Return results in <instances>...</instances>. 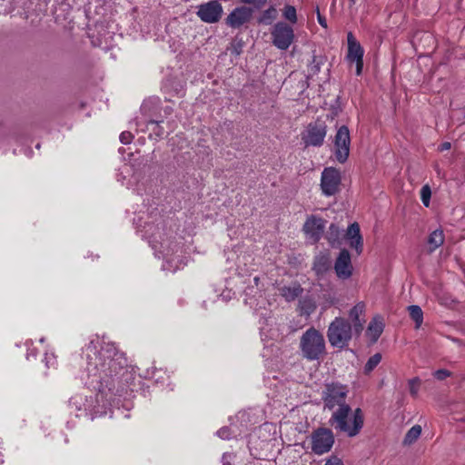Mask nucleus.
I'll return each mask as SVG.
<instances>
[{
  "mask_svg": "<svg viewBox=\"0 0 465 465\" xmlns=\"http://www.w3.org/2000/svg\"><path fill=\"white\" fill-rule=\"evenodd\" d=\"M326 223L324 219L316 215H311L306 219L302 231L312 243H316L321 240Z\"/></svg>",
  "mask_w": 465,
  "mask_h": 465,
  "instance_id": "ddd939ff",
  "label": "nucleus"
},
{
  "mask_svg": "<svg viewBox=\"0 0 465 465\" xmlns=\"http://www.w3.org/2000/svg\"><path fill=\"white\" fill-rule=\"evenodd\" d=\"M356 64V74L360 75L362 72L363 60L354 62Z\"/></svg>",
  "mask_w": 465,
  "mask_h": 465,
  "instance_id": "37998d69",
  "label": "nucleus"
},
{
  "mask_svg": "<svg viewBox=\"0 0 465 465\" xmlns=\"http://www.w3.org/2000/svg\"><path fill=\"white\" fill-rule=\"evenodd\" d=\"M316 13H317V20H318V23L323 27V28H327V21L325 19L324 16H322L320 13V10L319 8L317 7L316 8Z\"/></svg>",
  "mask_w": 465,
  "mask_h": 465,
  "instance_id": "4c0bfd02",
  "label": "nucleus"
},
{
  "mask_svg": "<svg viewBox=\"0 0 465 465\" xmlns=\"http://www.w3.org/2000/svg\"><path fill=\"white\" fill-rule=\"evenodd\" d=\"M280 294L287 302H292L302 295L303 289L298 282H292L289 285H284L279 289Z\"/></svg>",
  "mask_w": 465,
  "mask_h": 465,
  "instance_id": "aec40b11",
  "label": "nucleus"
},
{
  "mask_svg": "<svg viewBox=\"0 0 465 465\" xmlns=\"http://www.w3.org/2000/svg\"><path fill=\"white\" fill-rule=\"evenodd\" d=\"M130 171H131V167H130V165H128V164H124V165L122 167V169H121V173H120V174H118V178H117V180H118V181H120V182H122V183H124V180L125 179V176H123V179H122V178L120 177V175H121V174H123V173H130Z\"/></svg>",
  "mask_w": 465,
  "mask_h": 465,
  "instance_id": "58836bf2",
  "label": "nucleus"
},
{
  "mask_svg": "<svg viewBox=\"0 0 465 465\" xmlns=\"http://www.w3.org/2000/svg\"><path fill=\"white\" fill-rule=\"evenodd\" d=\"M143 236L146 237L153 248H157V244L160 245V252H163V258L166 259L168 263L176 262V258L173 257V249L172 253L165 247V242L163 239V228L162 226V221H159L156 224L152 222H145L143 225Z\"/></svg>",
  "mask_w": 465,
  "mask_h": 465,
  "instance_id": "423d86ee",
  "label": "nucleus"
},
{
  "mask_svg": "<svg viewBox=\"0 0 465 465\" xmlns=\"http://www.w3.org/2000/svg\"><path fill=\"white\" fill-rule=\"evenodd\" d=\"M252 11L251 8L242 5L235 7L226 17V25L232 28H239L251 19Z\"/></svg>",
  "mask_w": 465,
  "mask_h": 465,
  "instance_id": "4468645a",
  "label": "nucleus"
},
{
  "mask_svg": "<svg viewBox=\"0 0 465 465\" xmlns=\"http://www.w3.org/2000/svg\"><path fill=\"white\" fill-rule=\"evenodd\" d=\"M381 353H375L374 355L370 357V359L368 360V361L366 362V364L364 366V372L370 373L371 371H372L378 366V364L381 362Z\"/></svg>",
  "mask_w": 465,
  "mask_h": 465,
  "instance_id": "a878e982",
  "label": "nucleus"
},
{
  "mask_svg": "<svg viewBox=\"0 0 465 465\" xmlns=\"http://www.w3.org/2000/svg\"><path fill=\"white\" fill-rule=\"evenodd\" d=\"M325 465H343L342 461L338 458L330 459Z\"/></svg>",
  "mask_w": 465,
  "mask_h": 465,
  "instance_id": "a19ab883",
  "label": "nucleus"
},
{
  "mask_svg": "<svg viewBox=\"0 0 465 465\" xmlns=\"http://www.w3.org/2000/svg\"><path fill=\"white\" fill-rule=\"evenodd\" d=\"M269 321L272 322L271 317H264L260 320V323H261L260 330H261L262 335H264L268 331L266 330V325L268 324Z\"/></svg>",
  "mask_w": 465,
  "mask_h": 465,
  "instance_id": "e433bc0d",
  "label": "nucleus"
},
{
  "mask_svg": "<svg viewBox=\"0 0 465 465\" xmlns=\"http://www.w3.org/2000/svg\"><path fill=\"white\" fill-rule=\"evenodd\" d=\"M239 1L245 5H251L256 9L262 8L267 3V0H239Z\"/></svg>",
  "mask_w": 465,
  "mask_h": 465,
  "instance_id": "7c9ffc66",
  "label": "nucleus"
},
{
  "mask_svg": "<svg viewBox=\"0 0 465 465\" xmlns=\"http://www.w3.org/2000/svg\"><path fill=\"white\" fill-rule=\"evenodd\" d=\"M420 379L413 378L409 381L410 393L411 396L416 397L419 391Z\"/></svg>",
  "mask_w": 465,
  "mask_h": 465,
  "instance_id": "c756f323",
  "label": "nucleus"
},
{
  "mask_svg": "<svg viewBox=\"0 0 465 465\" xmlns=\"http://www.w3.org/2000/svg\"><path fill=\"white\" fill-rule=\"evenodd\" d=\"M341 175L338 169L327 167L322 173L321 188L325 196L334 195L339 192Z\"/></svg>",
  "mask_w": 465,
  "mask_h": 465,
  "instance_id": "9d476101",
  "label": "nucleus"
},
{
  "mask_svg": "<svg viewBox=\"0 0 465 465\" xmlns=\"http://www.w3.org/2000/svg\"><path fill=\"white\" fill-rule=\"evenodd\" d=\"M408 312L411 318L415 322L416 329H419L423 322V312L421 308L419 305H410L408 307Z\"/></svg>",
  "mask_w": 465,
  "mask_h": 465,
  "instance_id": "5701e85b",
  "label": "nucleus"
},
{
  "mask_svg": "<svg viewBox=\"0 0 465 465\" xmlns=\"http://www.w3.org/2000/svg\"><path fill=\"white\" fill-rule=\"evenodd\" d=\"M348 393L349 389L346 385L339 382L326 383L322 392L323 409L333 412L342 406H348Z\"/></svg>",
  "mask_w": 465,
  "mask_h": 465,
  "instance_id": "39448f33",
  "label": "nucleus"
},
{
  "mask_svg": "<svg viewBox=\"0 0 465 465\" xmlns=\"http://www.w3.org/2000/svg\"><path fill=\"white\" fill-rule=\"evenodd\" d=\"M323 64L324 58L322 56L313 54L308 65V77H313L318 74Z\"/></svg>",
  "mask_w": 465,
  "mask_h": 465,
  "instance_id": "4be33fe9",
  "label": "nucleus"
},
{
  "mask_svg": "<svg viewBox=\"0 0 465 465\" xmlns=\"http://www.w3.org/2000/svg\"><path fill=\"white\" fill-rule=\"evenodd\" d=\"M134 135L132 133L124 131L120 134V142L124 144H129L133 141Z\"/></svg>",
  "mask_w": 465,
  "mask_h": 465,
  "instance_id": "2f4dec72",
  "label": "nucleus"
},
{
  "mask_svg": "<svg viewBox=\"0 0 465 465\" xmlns=\"http://www.w3.org/2000/svg\"><path fill=\"white\" fill-rule=\"evenodd\" d=\"M327 134V125L324 122L317 121L308 124L302 134V140L306 147L322 145Z\"/></svg>",
  "mask_w": 465,
  "mask_h": 465,
  "instance_id": "6e6552de",
  "label": "nucleus"
},
{
  "mask_svg": "<svg viewBox=\"0 0 465 465\" xmlns=\"http://www.w3.org/2000/svg\"><path fill=\"white\" fill-rule=\"evenodd\" d=\"M147 130L152 132L150 136L153 134L156 137L161 138L164 134L163 128L160 125L159 122L156 121H149L147 124Z\"/></svg>",
  "mask_w": 465,
  "mask_h": 465,
  "instance_id": "cd10ccee",
  "label": "nucleus"
},
{
  "mask_svg": "<svg viewBox=\"0 0 465 465\" xmlns=\"http://www.w3.org/2000/svg\"><path fill=\"white\" fill-rule=\"evenodd\" d=\"M330 231H331V234L328 237V240H329L330 242L332 243L335 240L331 238V234L332 233H338L339 231H338V228L334 224H331Z\"/></svg>",
  "mask_w": 465,
  "mask_h": 465,
  "instance_id": "79ce46f5",
  "label": "nucleus"
},
{
  "mask_svg": "<svg viewBox=\"0 0 465 465\" xmlns=\"http://www.w3.org/2000/svg\"><path fill=\"white\" fill-rule=\"evenodd\" d=\"M444 242V233L442 230H435L433 231L429 238L428 244L430 247V252H434L437 248H439Z\"/></svg>",
  "mask_w": 465,
  "mask_h": 465,
  "instance_id": "412c9836",
  "label": "nucleus"
},
{
  "mask_svg": "<svg viewBox=\"0 0 465 465\" xmlns=\"http://www.w3.org/2000/svg\"><path fill=\"white\" fill-rule=\"evenodd\" d=\"M282 16L292 24L297 22V13L294 6L287 5L282 10Z\"/></svg>",
  "mask_w": 465,
  "mask_h": 465,
  "instance_id": "bb28decb",
  "label": "nucleus"
},
{
  "mask_svg": "<svg viewBox=\"0 0 465 465\" xmlns=\"http://www.w3.org/2000/svg\"><path fill=\"white\" fill-rule=\"evenodd\" d=\"M176 269H179V266L176 265L175 268L173 269V271H175Z\"/></svg>",
  "mask_w": 465,
  "mask_h": 465,
  "instance_id": "3c124183",
  "label": "nucleus"
},
{
  "mask_svg": "<svg viewBox=\"0 0 465 465\" xmlns=\"http://www.w3.org/2000/svg\"><path fill=\"white\" fill-rule=\"evenodd\" d=\"M44 361L47 368L54 366L55 364V357L54 356V354L45 353Z\"/></svg>",
  "mask_w": 465,
  "mask_h": 465,
  "instance_id": "f704fd0d",
  "label": "nucleus"
},
{
  "mask_svg": "<svg viewBox=\"0 0 465 465\" xmlns=\"http://www.w3.org/2000/svg\"><path fill=\"white\" fill-rule=\"evenodd\" d=\"M346 237L350 241V246L355 249L358 254H361L363 248V241L360 233V226L357 223H353L348 227Z\"/></svg>",
  "mask_w": 465,
  "mask_h": 465,
  "instance_id": "a211bd4d",
  "label": "nucleus"
},
{
  "mask_svg": "<svg viewBox=\"0 0 465 465\" xmlns=\"http://www.w3.org/2000/svg\"><path fill=\"white\" fill-rule=\"evenodd\" d=\"M272 44L280 50H287L294 40V32L291 25L278 22L272 30Z\"/></svg>",
  "mask_w": 465,
  "mask_h": 465,
  "instance_id": "1a4fd4ad",
  "label": "nucleus"
},
{
  "mask_svg": "<svg viewBox=\"0 0 465 465\" xmlns=\"http://www.w3.org/2000/svg\"><path fill=\"white\" fill-rule=\"evenodd\" d=\"M163 270H171L170 268H167L165 265L163 266Z\"/></svg>",
  "mask_w": 465,
  "mask_h": 465,
  "instance_id": "8fccbe9b",
  "label": "nucleus"
},
{
  "mask_svg": "<svg viewBox=\"0 0 465 465\" xmlns=\"http://www.w3.org/2000/svg\"><path fill=\"white\" fill-rule=\"evenodd\" d=\"M87 384L97 391L95 397L75 394L69 400V408L76 417H95L106 414L110 407L129 408L128 399L137 387L136 371L127 363L125 354L114 343L96 337L85 347Z\"/></svg>",
  "mask_w": 465,
  "mask_h": 465,
  "instance_id": "f257e3e1",
  "label": "nucleus"
},
{
  "mask_svg": "<svg viewBox=\"0 0 465 465\" xmlns=\"http://www.w3.org/2000/svg\"><path fill=\"white\" fill-rule=\"evenodd\" d=\"M30 357H34L35 358L36 357V351L35 350H29L27 354H26V359L29 360Z\"/></svg>",
  "mask_w": 465,
  "mask_h": 465,
  "instance_id": "49530a36",
  "label": "nucleus"
},
{
  "mask_svg": "<svg viewBox=\"0 0 465 465\" xmlns=\"http://www.w3.org/2000/svg\"><path fill=\"white\" fill-rule=\"evenodd\" d=\"M451 147V144L450 142H445V143H442L440 146H439V150L440 152H444V151H447L449 149H450Z\"/></svg>",
  "mask_w": 465,
  "mask_h": 465,
  "instance_id": "c03bdc74",
  "label": "nucleus"
},
{
  "mask_svg": "<svg viewBox=\"0 0 465 465\" xmlns=\"http://www.w3.org/2000/svg\"><path fill=\"white\" fill-rule=\"evenodd\" d=\"M334 443L333 433L330 429L321 428L312 435V450L315 454L328 452Z\"/></svg>",
  "mask_w": 465,
  "mask_h": 465,
  "instance_id": "9b49d317",
  "label": "nucleus"
},
{
  "mask_svg": "<svg viewBox=\"0 0 465 465\" xmlns=\"http://www.w3.org/2000/svg\"><path fill=\"white\" fill-rule=\"evenodd\" d=\"M433 375L437 380L442 381L445 378L449 377L450 375V372L447 370L441 369L436 371Z\"/></svg>",
  "mask_w": 465,
  "mask_h": 465,
  "instance_id": "72a5a7b5",
  "label": "nucleus"
},
{
  "mask_svg": "<svg viewBox=\"0 0 465 465\" xmlns=\"http://www.w3.org/2000/svg\"><path fill=\"white\" fill-rule=\"evenodd\" d=\"M234 456L232 453L226 452L222 457L223 465H232Z\"/></svg>",
  "mask_w": 465,
  "mask_h": 465,
  "instance_id": "c9c22d12",
  "label": "nucleus"
},
{
  "mask_svg": "<svg viewBox=\"0 0 465 465\" xmlns=\"http://www.w3.org/2000/svg\"><path fill=\"white\" fill-rule=\"evenodd\" d=\"M365 309V303L363 302H360L356 303L349 312V317L351 321V324L353 327L355 336H359L363 330V324L365 321L361 320V316L364 314Z\"/></svg>",
  "mask_w": 465,
  "mask_h": 465,
  "instance_id": "dca6fc26",
  "label": "nucleus"
},
{
  "mask_svg": "<svg viewBox=\"0 0 465 465\" xmlns=\"http://www.w3.org/2000/svg\"><path fill=\"white\" fill-rule=\"evenodd\" d=\"M241 52H242L241 47H234L233 50H232V53L235 55H239L241 54Z\"/></svg>",
  "mask_w": 465,
  "mask_h": 465,
  "instance_id": "de8ad7c7",
  "label": "nucleus"
},
{
  "mask_svg": "<svg viewBox=\"0 0 465 465\" xmlns=\"http://www.w3.org/2000/svg\"><path fill=\"white\" fill-rule=\"evenodd\" d=\"M334 270L337 276L341 279H348L352 274V265L351 261V255L345 249L341 250L339 256L336 259L334 264Z\"/></svg>",
  "mask_w": 465,
  "mask_h": 465,
  "instance_id": "2eb2a0df",
  "label": "nucleus"
},
{
  "mask_svg": "<svg viewBox=\"0 0 465 465\" xmlns=\"http://www.w3.org/2000/svg\"><path fill=\"white\" fill-rule=\"evenodd\" d=\"M431 190L428 184L423 185L420 190V199L424 206L429 207L430 203Z\"/></svg>",
  "mask_w": 465,
  "mask_h": 465,
  "instance_id": "c85d7f7f",
  "label": "nucleus"
},
{
  "mask_svg": "<svg viewBox=\"0 0 465 465\" xmlns=\"http://www.w3.org/2000/svg\"><path fill=\"white\" fill-rule=\"evenodd\" d=\"M216 434L218 437H220L223 440H229V439H231V436H232L231 430L227 427H223V428L220 429L216 432Z\"/></svg>",
  "mask_w": 465,
  "mask_h": 465,
  "instance_id": "473e14b6",
  "label": "nucleus"
},
{
  "mask_svg": "<svg viewBox=\"0 0 465 465\" xmlns=\"http://www.w3.org/2000/svg\"><path fill=\"white\" fill-rule=\"evenodd\" d=\"M329 424L337 432L343 433L348 437H355L361 430L364 424L362 411L360 408L351 410V406H342L331 412Z\"/></svg>",
  "mask_w": 465,
  "mask_h": 465,
  "instance_id": "f03ea898",
  "label": "nucleus"
},
{
  "mask_svg": "<svg viewBox=\"0 0 465 465\" xmlns=\"http://www.w3.org/2000/svg\"><path fill=\"white\" fill-rule=\"evenodd\" d=\"M223 8L218 0H211L198 6L197 16L204 23L214 24L222 18Z\"/></svg>",
  "mask_w": 465,
  "mask_h": 465,
  "instance_id": "f8f14e48",
  "label": "nucleus"
},
{
  "mask_svg": "<svg viewBox=\"0 0 465 465\" xmlns=\"http://www.w3.org/2000/svg\"><path fill=\"white\" fill-rule=\"evenodd\" d=\"M275 13H276L275 8L270 7L269 9L264 11L263 16L268 17V18H274Z\"/></svg>",
  "mask_w": 465,
  "mask_h": 465,
  "instance_id": "ea45409f",
  "label": "nucleus"
},
{
  "mask_svg": "<svg viewBox=\"0 0 465 465\" xmlns=\"http://www.w3.org/2000/svg\"><path fill=\"white\" fill-rule=\"evenodd\" d=\"M299 305L302 313L305 315L312 314L316 309L315 302L310 298L301 300Z\"/></svg>",
  "mask_w": 465,
  "mask_h": 465,
  "instance_id": "393cba45",
  "label": "nucleus"
},
{
  "mask_svg": "<svg viewBox=\"0 0 465 465\" xmlns=\"http://www.w3.org/2000/svg\"><path fill=\"white\" fill-rule=\"evenodd\" d=\"M347 42H348V54L347 59L351 63H354L356 61L363 60L364 50L361 47V44L356 40L352 33H348L347 35Z\"/></svg>",
  "mask_w": 465,
  "mask_h": 465,
  "instance_id": "f3484780",
  "label": "nucleus"
},
{
  "mask_svg": "<svg viewBox=\"0 0 465 465\" xmlns=\"http://www.w3.org/2000/svg\"><path fill=\"white\" fill-rule=\"evenodd\" d=\"M421 434V427L420 425L412 426L406 433L403 444L411 445L414 443Z\"/></svg>",
  "mask_w": 465,
  "mask_h": 465,
  "instance_id": "b1692460",
  "label": "nucleus"
},
{
  "mask_svg": "<svg viewBox=\"0 0 465 465\" xmlns=\"http://www.w3.org/2000/svg\"><path fill=\"white\" fill-rule=\"evenodd\" d=\"M355 335L351 322L342 317H336L327 330L328 341L333 348L344 349Z\"/></svg>",
  "mask_w": 465,
  "mask_h": 465,
  "instance_id": "20e7f679",
  "label": "nucleus"
},
{
  "mask_svg": "<svg viewBox=\"0 0 465 465\" xmlns=\"http://www.w3.org/2000/svg\"><path fill=\"white\" fill-rule=\"evenodd\" d=\"M252 287H248V288L246 289V291H245L246 295H250V294H252Z\"/></svg>",
  "mask_w": 465,
  "mask_h": 465,
  "instance_id": "09e8293b",
  "label": "nucleus"
},
{
  "mask_svg": "<svg viewBox=\"0 0 465 465\" xmlns=\"http://www.w3.org/2000/svg\"><path fill=\"white\" fill-rule=\"evenodd\" d=\"M260 281H261V279L258 276H255L253 278V282H254L256 288L258 289L259 292H262V286H260Z\"/></svg>",
  "mask_w": 465,
  "mask_h": 465,
  "instance_id": "a18cd8bd",
  "label": "nucleus"
},
{
  "mask_svg": "<svg viewBox=\"0 0 465 465\" xmlns=\"http://www.w3.org/2000/svg\"><path fill=\"white\" fill-rule=\"evenodd\" d=\"M299 349L302 356L310 361H319L327 353L324 336L314 327H310L302 333Z\"/></svg>",
  "mask_w": 465,
  "mask_h": 465,
  "instance_id": "7ed1b4c3",
  "label": "nucleus"
},
{
  "mask_svg": "<svg viewBox=\"0 0 465 465\" xmlns=\"http://www.w3.org/2000/svg\"><path fill=\"white\" fill-rule=\"evenodd\" d=\"M334 156L340 163H344L350 155L351 134L346 125L338 128L334 136Z\"/></svg>",
  "mask_w": 465,
  "mask_h": 465,
  "instance_id": "0eeeda50",
  "label": "nucleus"
},
{
  "mask_svg": "<svg viewBox=\"0 0 465 465\" xmlns=\"http://www.w3.org/2000/svg\"><path fill=\"white\" fill-rule=\"evenodd\" d=\"M384 324L381 317H374L366 331V335L371 341V342H376L380 338L381 334L383 331Z\"/></svg>",
  "mask_w": 465,
  "mask_h": 465,
  "instance_id": "6ab92c4d",
  "label": "nucleus"
}]
</instances>
